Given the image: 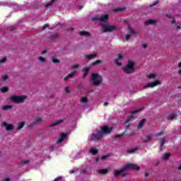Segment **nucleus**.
I'll return each instance as SVG.
<instances>
[{
    "label": "nucleus",
    "mask_w": 181,
    "mask_h": 181,
    "mask_svg": "<svg viewBox=\"0 0 181 181\" xmlns=\"http://www.w3.org/2000/svg\"><path fill=\"white\" fill-rule=\"evenodd\" d=\"M131 118H132V116H130L128 117V121H129V119H131Z\"/></svg>",
    "instance_id": "nucleus-55"
},
{
    "label": "nucleus",
    "mask_w": 181,
    "mask_h": 181,
    "mask_svg": "<svg viewBox=\"0 0 181 181\" xmlns=\"http://www.w3.org/2000/svg\"><path fill=\"white\" fill-rule=\"evenodd\" d=\"M1 80H3V81H5V80H8V75L6 74L3 75L1 77Z\"/></svg>",
    "instance_id": "nucleus-34"
},
{
    "label": "nucleus",
    "mask_w": 181,
    "mask_h": 181,
    "mask_svg": "<svg viewBox=\"0 0 181 181\" xmlns=\"http://www.w3.org/2000/svg\"><path fill=\"white\" fill-rule=\"evenodd\" d=\"M78 9H83V6H78Z\"/></svg>",
    "instance_id": "nucleus-50"
},
{
    "label": "nucleus",
    "mask_w": 181,
    "mask_h": 181,
    "mask_svg": "<svg viewBox=\"0 0 181 181\" xmlns=\"http://www.w3.org/2000/svg\"><path fill=\"white\" fill-rule=\"evenodd\" d=\"M92 81L93 83V86H100V84L103 83V77H101L98 74H93Z\"/></svg>",
    "instance_id": "nucleus-6"
},
{
    "label": "nucleus",
    "mask_w": 181,
    "mask_h": 181,
    "mask_svg": "<svg viewBox=\"0 0 181 181\" xmlns=\"http://www.w3.org/2000/svg\"><path fill=\"white\" fill-rule=\"evenodd\" d=\"M68 134L67 133H62L59 135V139L57 141V144H62L64 139H67Z\"/></svg>",
    "instance_id": "nucleus-9"
},
{
    "label": "nucleus",
    "mask_w": 181,
    "mask_h": 181,
    "mask_svg": "<svg viewBox=\"0 0 181 181\" xmlns=\"http://www.w3.org/2000/svg\"><path fill=\"white\" fill-rule=\"evenodd\" d=\"M98 63H101V60H97L96 62H93V64H98Z\"/></svg>",
    "instance_id": "nucleus-42"
},
{
    "label": "nucleus",
    "mask_w": 181,
    "mask_h": 181,
    "mask_svg": "<svg viewBox=\"0 0 181 181\" xmlns=\"http://www.w3.org/2000/svg\"><path fill=\"white\" fill-rule=\"evenodd\" d=\"M45 53H46V51H43V52H42V54H45Z\"/></svg>",
    "instance_id": "nucleus-58"
},
{
    "label": "nucleus",
    "mask_w": 181,
    "mask_h": 181,
    "mask_svg": "<svg viewBox=\"0 0 181 181\" xmlns=\"http://www.w3.org/2000/svg\"><path fill=\"white\" fill-rule=\"evenodd\" d=\"M151 139H152V136H151V135L144 136L143 137V142L144 144H146V142H149V141H151Z\"/></svg>",
    "instance_id": "nucleus-14"
},
{
    "label": "nucleus",
    "mask_w": 181,
    "mask_h": 181,
    "mask_svg": "<svg viewBox=\"0 0 181 181\" xmlns=\"http://www.w3.org/2000/svg\"><path fill=\"white\" fill-rule=\"evenodd\" d=\"M146 43H144V44H142V47H143V49H146Z\"/></svg>",
    "instance_id": "nucleus-45"
},
{
    "label": "nucleus",
    "mask_w": 181,
    "mask_h": 181,
    "mask_svg": "<svg viewBox=\"0 0 181 181\" xmlns=\"http://www.w3.org/2000/svg\"><path fill=\"white\" fill-rule=\"evenodd\" d=\"M89 152L91 153V155H97V153H98V149L92 147L89 149Z\"/></svg>",
    "instance_id": "nucleus-16"
},
{
    "label": "nucleus",
    "mask_w": 181,
    "mask_h": 181,
    "mask_svg": "<svg viewBox=\"0 0 181 181\" xmlns=\"http://www.w3.org/2000/svg\"><path fill=\"white\" fill-rule=\"evenodd\" d=\"M65 91H66V93H70V88L69 87H66L65 88Z\"/></svg>",
    "instance_id": "nucleus-38"
},
{
    "label": "nucleus",
    "mask_w": 181,
    "mask_h": 181,
    "mask_svg": "<svg viewBox=\"0 0 181 181\" xmlns=\"http://www.w3.org/2000/svg\"><path fill=\"white\" fill-rule=\"evenodd\" d=\"M165 142H166L164 139L161 140L160 146H163V145L165 144Z\"/></svg>",
    "instance_id": "nucleus-44"
},
{
    "label": "nucleus",
    "mask_w": 181,
    "mask_h": 181,
    "mask_svg": "<svg viewBox=\"0 0 181 181\" xmlns=\"http://www.w3.org/2000/svg\"><path fill=\"white\" fill-rule=\"evenodd\" d=\"M95 56H96L95 54H86L85 57L86 59H88L89 60H91V59H94Z\"/></svg>",
    "instance_id": "nucleus-20"
},
{
    "label": "nucleus",
    "mask_w": 181,
    "mask_h": 181,
    "mask_svg": "<svg viewBox=\"0 0 181 181\" xmlns=\"http://www.w3.org/2000/svg\"><path fill=\"white\" fill-rule=\"evenodd\" d=\"M9 180H11V179H9L8 177L4 179V181H9Z\"/></svg>",
    "instance_id": "nucleus-49"
},
{
    "label": "nucleus",
    "mask_w": 181,
    "mask_h": 181,
    "mask_svg": "<svg viewBox=\"0 0 181 181\" xmlns=\"http://www.w3.org/2000/svg\"><path fill=\"white\" fill-rule=\"evenodd\" d=\"M96 172L100 175H107V173H108V169L97 170Z\"/></svg>",
    "instance_id": "nucleus-15"
},
{
    "label": "nucleus",
    "mask_w": 181,
    "mask_h": 181,
    "mask_svg": "<svg viewBox=\"0 0 181 181\" xmlns=\"http://www.w3.org/2000/svg\"><path fill=\"white\" fill-rule=\"evenodd\" d=\"M2 110H4V111H8V110H12V105H4L2 107Z\"/></svg>",
    "instance_id": "nucleus-21"
},
{
    "label": "nucleus",
    "mask_w": 181,
    "mask_h": 181,
    "mask_svg": "<svg viewBox=\"0 0 181 181\" xmlns=\"http://www.w3.org/2000/svg\"><path fill=\"white\" fill-rule=\"evenodd\" d=\"M171 23H176V21H175V20H173V21H171Z\"/></svg>",
    "instance_id": "nucleus-52"
},
{
    "label": "nucleus",
    "mask_w": 181,
    "mask_h": 181,
    "mask_svg": "<svg viewBox=\"0 0 181 181\" xmlns=\"http://www.w3.org/2000/svg\"><path fill=\"white\" fill-rule=\"evenodd\" d=\"M70 173H74V170H71L69 172Z\"/></svg>",
    "instance_id": "nucleus-59"
},
{
    "label": "nucleus",
    "mask_w": 181,
    "mask_h": 181,
    "mask_svg": "<svg viewBox=\"0 0 181 181\" xmlns=\"http://www.w3.org/2000/svg\"><path fill=\"white\" fill-rule=\"evenodd\" d=\"M104 105H105V106H107V105H108V103H104Z\"/></svg>",
    "instance_id": "nucleus-56"
},
{
    "label": "nucleus",
    "mask_w": 181,
    "mask_h": 181,
    "mask_svg": "<svg viewBox=\"0 0 181 181\" xmlns=\"http://www.w3.org/2000/svg\"><path fill=\"white\" fill-rule=\"evenodd\" d=\"M179 169H180V170H181V165H180Z\"/></svg>",
    "instance_id": "nucleus-60"
},
{
    "label": "nucleus",
    "mask_w": 181,
    "mask_h": 181,
    "mask_svg": "<svg viewBox=\"0 0 181 181\" xmlns=\"http://www.w3.org/2000/svg\"><path fill=\"white\" fill-rule=\"evenodd\" d=\"M135 62L129 59L127 62V64L123 68L124 73L129 74L131 73L135 72Z\"/></svg>",
    "instance_id": "nucleus-3"
},
{
    "label": "nucleus",
    "mask_w": 181,
    "mask_h": 181,
    "mask_svg": "<svg viewBox=\"0 0 181 181\" xmlns=\"http://www.w3.org/2000/svg\"><path fill=\"white\" fill-rule=\"evenodd\" d=\"M54 2V0H52L49 4L45 5V7L47 8L48 6L53 5Z\"/></svg>",
    "instance_id": "nucleus-35"
},
{
    "label": "nucleus",
    "mask_w": 181,
    "mask_h": 181,
    "mask_svg": "<svg viewBox=\"0 0 181 181\" xmlns=\"http://www.w3.org/2000/svg\"><path fill=\"white\" fill-rule=\"evenodd\" d=\"M175 117H176V116L175 115V114H170V115L168 117V119H169V120L175 119Z\"/></svg>",
    "instance_id": "nucleus-29"
},
{
    "label": "nucleus",
    "mask_w": 181,
    "mask_h": 181,
    "mask_svg": "<svg viewBox=\"0 0 181 181\" xmlns=\"http://www.w3.org/2000/svg\"><path fill=\"white\" fill-rule=\"evenodd\" d=\"M21 163H24V164L29 163V160H24L21 161Z\"/></svg>",
    "instance_id": "nucleus-41"
},
{
    "label": "nucleus",
    "mask_w": 181,
    "mask_h": 181,
    "mask_svg": "<svg viewBox=\"0 0 181 181\" xmlns=\"http://www.w3.org/2000/svg\"><path fill=\"white\" fill-rule=\"evenodd\" d=\"M155 5H158V1H155L151 6H155Z\"/></svg>",
    "instance_id": "nucleus-46"
},
{
    "label": "nucleus",
    "mask_w": 181,
    "mask_h": 181,
    "mask_svg": "<svg viewBox=\"0 0 181 181\" xmlns=\"http://www.w3.org/2000/svg\"><path fill=\"white\" fill-rule=\"evenodd\" d=\"M93 21H99L100 22H107V21H108V16L107 15L102 16L100 18H98V17H95L93 18Z\"/></svg>",
    "instance_id": "nucleus-11"
},
{
    "label": "nucleus",
    "mask_w": 181,
    "mask_h": 181,
    "mask_svg": "<svg viewBox=\"0 0 181 181\" xmlns=\"http://www.w3.org/2000/svg\"><path fill=\"white\" fill-rule=\"evenodd\" d=\"M178 73H179L180 74H181V69H179V70H178Z\"/></svg>",
    "instance_id": "nucleus-57"
},
{
    "label": "nucleus",
    "mask_w": 181,
    "mask_h": 181,
    "mask_svg": "<svg viewBox=\"0 0 181 181\" xmlns=\"http://www.w3.org/2000/svg\"><path fill=\"white\" fill-rule=\"evenodd\" d=\"M125 57V54H118V58L115 59V63L117 66H121V60Z\"/></svg>",
    "instance_id": "nucleus-10"
},
{
    "label": "nucleus",
    "mask_w": 181,
    "mask_h": 181,
    "mask_svg": "<svg viewBox=\"0 0 181 181\" xmlns=\"http://www.w3.org/2000/svg\"><path fill=\"white\" fill-rule=\"evenodd\" d=\"M74 74H76V71H74V72H71V74H69L68 76H66L64 78V80H67L68 78H70L71 77H73V76H74Z\"/></svg>",
    "instance_id": "nucleus-26"
},
{
    "label": "nucleus",
    "mask_w": 181,
    "mask_h": 181,
    "mask_svg": "<svg viewBox=\"0 0 181 181\" xmlns=\"http://www.w3.org/2000/svg\"><path fill=\"white\" fill-rule=\"evenodd\" d=\"M111 131H112V126H104L101 128V132H98L96 134H91L89 136L88 139H89V141H97V140L103 138V136H104V135H107V134H110V132H111Z\"/></svg>",
    "instance_id": "nucleus-1"
},
{
    "label": "nucleus",
    "mask_w": 181,
    "mask_h": 181,
    "mask_svg": "<svg viewBox=\"0 0 181 181\" xmlns=\"http://www.w3.org/2000/svg\"><path fill=\"white\" fill-rule=\"evenodd\" d=\"M1 127L6 129V131H12L14 128L13 124L7 123L6 122H1Z\"/></svg>",
    "instance_id": "nucleus-7"
},
{
    "label": "nucleus",
    "mask_w": 181,
    "mask_h": 181,
    "mask_svg": "<svg viewBox=\"0 0 181 181\" xmlns=\"http://www.w3.org/2000/svg\"><path fill=\"white\" fill-rule=\"evenodd\" d=\"M86 173V170H83L82 171H81V173H83V174H84Z\"/></svg>",
    "instance_id": "nucleus-53"
},
{
    "label": "nucleus",
    "mask_w": 181,
    "mask_h": 181,
    "mask_svg": "<svg viewBox=\"0 0 181 181\" xmlns=\"http://www.w3.org/2000/svg\"><path fill=\"white\" fill-rule=\"evenodd\" d=\"M37 59L41 63H45V62H46V58L38 57Z\"/></svg>",
    "instance_id": "nucleus-30"
},
{
    "label": "nucleus",
    "mask_w": 181,
    "mask_h": 181,
    "mask_svg": "<svg viewBox=\"0 0 181 181\" xmlns=\"http://www.w3.org/2000/svg\"><path fill=\"white\" fill-rule=\"evenodd\" d=\"M78 67H80V65L78 64H76L71 67V69L72 70H74V69H78Z\"/></svg>",
    "instance_id": "nucleus-36"
},
{
    "label": "nucleus",
    "mask_w": 181,
    "mask_h": 181,
    "mask_svg": "<svg viewBox=\"0 0 181 181\" xmlns=\"http://www.w3.org/2000/svg\"><path fill=\"white\" fill-rule=\"evenodd\" d=\"M129 169H134V170H139V166L135 163H129L123 165L120 170H115L113 174L115 176H119V175H122L124 172L129 170Z\"/></svg>",
    "instance_id": "nucleus-2"
},
{
    "label": "nucleus",
    "mask_w": 181,
    "mask_h": 181,
    "mask_svg": "<svg viewBox=\"0 0 181 181\" xmlns=\"http://www.w3.org/2000/svg\"><path fill=\"white\" fill-rule=\"evenodd\" d=\"M79 35H81V36H90V33L87 31H81L79 33Z\"/></svg>",
    "instance_id": "nucleus-23"
},
{
    "label": "nucleus",
    "mask_w": 181,
    "mask_h": 181,
    "mask_svg": "<svg viewBox=\"0 0 181 181\" xmlns=\"http://www.w3.org/2000/svg\"><path fill=\"white\" fill-rule=\"evenodd\" d=\"M169 156H170V154L169 153H165L163 155L162 158L164 160H166L167 159H169Z\"/></svg>",
    "instance_id": "nucleus-24"
},
{
    "label": "nucleus",
    "mask_w": 181,
    "mask_h": 181,
    "mask_svg": "<svg viewBox=\"0 0 181 181\" xmlns=\"http://www.w3.org/2000/svg\"><path fill=\"white\" fill-rule=\"evenodd\" d=\"M0 91H1V93H8V87H3L0 88Z\"/></svg>",
    "instance_id": "nucleus-31"
},
{
    "label": "nucleus",
    "mask_w": 181,
    "mask_h": 181,
    "mask_svg": "<svg viewBox=\"0 0 181 181\" xmlns=\"http://www.w3.org/2000/svg\"><path fill=\"white\" fill-rule=\"evenodd\" d=\"M26 98H27L26 95L18 96V95H12L10 96L11 101H12V103H16L17 104L23 103V101H25Z\"/></svg>",
    "instance_id": "nucleus-5"
},
{
    "label": "nucleus",
    "mask_w": 181,
    "mask_h": 181,
    "mask_svg": "<svg viewBox=\"0 0 181 181\" xmlns=\"http://www.w3.org/2000/svg\"><path fill=\"white\" fill-rule=\"evenodd\" d=\"M63 122H64V120L63 119H61L51 124V127H56V125H60V124H63Z\"/></svg>",
    "instance_id": "nucleus-17"
},
{
    "label": "nucleus",
    "mask_w": 181,
    "mask_h": 181,
    "mask_svg": "<svg viewBox=\"0 0 181 181\" xmlns=\"http://www.w3.org/2000/svg\"><path fill=\"white\" fill-rule=\"evenodd\" d=\"M175 29H177V30L180 29V25H177V26L175 27Z\"/></svg>",
    "instance_id": "nucleus-48"
},
{
    "label": "nucleus",
    "mask_w": 181,
    "mask_h": 181,
    "mask_svg": "<svg viewBox=\"0 0 181 181\" xmlns=\"http://www.w3.org/2000/svg\"><path fill=\"white\" fill-rule=\"evenodd\" d=\"M108 158V155H105L101 157L102 160H105Z\"/></svg>",
    "instance_id": "nucleus-37"
},
{
    "label": "nucleus",
    "mask_w": 181,
    "mask_h": 181,
    "mask_svg": "<svg viewBox=\"0 0 181 181\" xmlns=\"http://www.w3.org/2000/svg\"><path fill=\"white\" fill-rule=\"evenodd\" d=\"M144 124H145V119H143L140 123L139 124V128H142L144 127Z\"/></svg>",
    "instance_id": "nucleus-32"
},
{
    "label": "nucleus",
    "mask_w": 181,
    "mask_h": 181,
    "mask_svg": "<svg viewBox=\"0 0 181 181\" xmlns=\"http://www.w3.org/2000/svg\"><path fill=\"white\" fill-rule=\"evenodd\" d=\"M157 76L158 75L156 74L151 73V74H148L147 77H148V78L153 79V78H156Z\"/></svg>",
    "instance_id": "nucleus-19"
},
{
    "label": "nucleus",
    "mask_w": 181,
    "mask_h": 181,
    "mask_svg": "<svg viewBox=\"0 0 181 181\" xmlns=\"http://www.w3.org/2000/svg\"><path fill=\"white\" fill-rule=\"evenodd\" d=\"M42 117H37L33 123L28 125V127L30 128L31 127H33V125H39V124H42Z\"/></svg>",
    "instance_id": "nucleus-12"
},
{
    "label": "nucleus",
    "mask_w": 181,
    "mask_h": 181,
    "mask_svg": "<svg viewBox=\"0 0 181 181\" xmlns=\"http://www.w3.org/2000/svg\"><path fill=\"white\" fill-rule=\"evenodd\" d=\"M138 151V147H134L130 150H129V153H134V152H136Z\"/></svg>",
    "instance_id": "nucleus-27"
},
{
    "label": "nucleus",
    "mask_w": 181,
    "mask_h": 181,
    "mask_svg": "<svg viewBox=\"0 0 181 181\" xmlns=\"http://www.w3.org/2000/svg\"><path fill=\"white\" fill-rule=\"evenodd\" d=\"M6 62V57L0 58V64H4Z\"/></svg>",
    "instance_id": "nucleus-28"
},
{
    "label": "nucleus",
    "mask_w": 181,
    "mask_h": 181,
    "mask_svg": "<svg viewBox=\"0 0 181 181\" xmlns=\"http://www.w3.org/2000/svg\"><path fill=\"white\" fill-rule=\"evenodd\" d=\"M139 110H134V111H132V114H137V112H139Z\"/></svg>",
    "instance_id": "nucleus-40"
},
{
    "label": "nucleus",
    "mask_w": 181,
    "mask_h": 181,
    "mask_svg": "<svg viewBox=\"0 0 181 181\" xmlns=\"http://www.w3.org/2000/svg\"><path fill=\"white\" fill-rule=\"evenodd\" d=\"M119 28L117 25H110L108 23L102 24V30L103 32H115V30H118Z\"/></svg>",
    "instance_id": "nucleus-4"
},
{
    "label": "nucleus",
    "mask_w": 181,
    "mask_h": 181,
    "mask_svg": "<svg viewBox=\"0 0 181 181\" xmlns=\"http://www.w3.org/2000/svg\"><path fill=\"white\" fill-rule=\"evenodd\" d=\"M98 160H100L99 158H95V162H98Z\"/></svg>",
    "instance_id": "nucleus-51"
},
{
    "label": "nucleus",
    "mask_w": 181,
    "mask_h": 181,
    "mask_svg": "<svg viewBox=\"0 0 181 181\" xmlns=\"http://www.w3.org/2000/svg\"><path fill=\"white\" fill-rule=\"evenodd\" d=\"M90 70V66H85L83 68V77H86L87 76V73H88Z\"/></svg>",
    "instance_id": "nucleus-18"
},
{
    "label": "nucleus",
    "mask_w": 181,
    "mask_h": 181,
    "mask_svg": "<svg viewBox=\"0 0 181 181\" xmlns=\"http://www.w3.org/2000/svg\"><path fill=\"white\" fill-rule=\"evenodd\" d=\"M46 28H49V25H47V24L45 25L42 28V30H45L46 29Z\"/></svg>",
    "instance_id": "nucleus-43"
},
{
    "label": "nucleus",
    "mask_w": 181,
    "mask_h": 181,
    "mask_svg": "<svg viewBox=\"0 0 181 181\" xmlns=\"http://www.w3.org/2000/svg\"><path fill=\"white\" fill-rule=\"evenodd\" d=\"M146 25H153V23H156V21L155 20H148L146 21Z\"/></svg>",
    "instance_id": "nucleus-22"
},
{
    "label": "nucleus",
    "mask_w": 181,
    "mask_h": 181,
    "mask_svg": "<svg viewBox=\"0 0 181 181\" xmlns=\"http://www.w3.org/2000/svg\"><path fill=\"white\" fill-rule=\"evenodd\" d=\"M52 62H53L54 63H59V59L53 58V59H52Z\"/></svg>",
    "instance_id": "nucleus-39"
},
{
    "label": "nucleus",
    "mask_w": 181,
    "mask_h": 181,
    "mask_svg": "<svg viewBox=\"0 0 181 181\" xmlns=\"http://www.w3.org/2000/svg\"><path fill=\"white\" fill-rule=\"evenodd\" d=\"M25 122H21L20 123H18V129H22V128H23V127H25Z\"/></svg>",
    "instance_id": "nucleus-25"
},
{
    "label": "nucleus",
    "mask_w": 181,
    "mask_h": 181,
    "mask_svg": "<svg viewBox=\"0 0 181 181\" xmlns=\"http://www.w3.org/2000/svg\"><path fill=\"white\" fill-rule=\"evenodd\" d=\"M178 67H179V68L181 67V62H180V63L178 64Z\"/></svg>",
    "instance_id": "nucleus-54"
},
{
    "label": "nucleus",
    "mask_w": 181,
    "mask_h": 181,
    "mask_svg": "<svg viewBox=\"0 0 181 181\" xmlns=\"http://www.w3.org/2000/svg\"><path fill=\"white\" fill-rule=\"evenodd\" d=\"M81 103L86 104V103H87V98L86 97L81 98Z\"/></svg>",
    "instance_id": "nucleus-33"
},
{
    "label": "nucleus",
    "mask_w": 181,
    "mask_h": 181,
    "mask_svg": "<svg viewBox=\"0 0 181 181\" xmlns=\"http://www.w3.org/2000/svg\"><path fill=\"white\" fill-rule=\"evenodd\" d=\"M60 179H62V177H58L54 179V181H59V180H60Z\"/></svg>",
    "instance_id": "nucleus-47"
},
{
    "label": "nucleus",
    "mask_w": 181,
    "mask_h": 181,
    "mask_svg": "<svg viewBox=\"0 0 181 181\" xmlns=\"http://www.w3.org/2000/svg\"><path fill=\"white\" fill-rule=\"evenodd\" d=\"M128 30L129 32V34H127L126 35V40H129V37H131V36H132V35H135V31H134V30L132 28H129Z\"/></svg>",
    "instance_id": "nucleus-13"
},
{
    "label": "nucleus",
    "mask_w": 181,
    "mask_h": 181,
    "mask_svg": "<svg viewBox=\"0 0 181 181\" xmlns=\"http://www.w3.org/2000/svg\"><path fill=\"white\" fill-rule=\"evenodd\" d=\"M159 84H160V81H155L153 82L147 83L144 88H147V87H151V88H153V87H156V86H159Z\"/></svg>",
    "instance_id": "nucleus-8"
}]
</instances>
